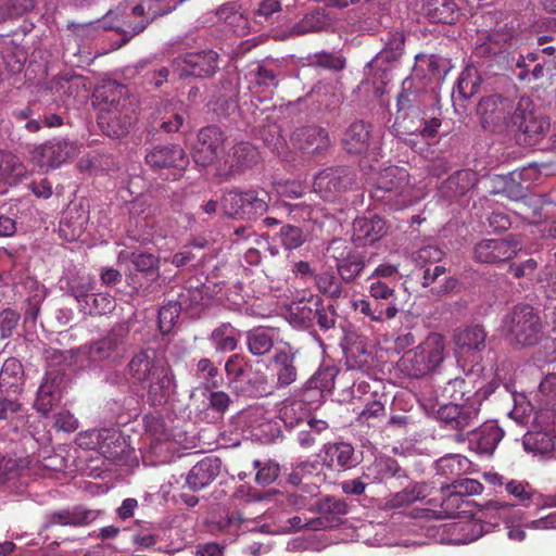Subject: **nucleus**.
<instances>
[{"mask_svg":"<svg viewBox=\"0 0 556 556\" xmlns=\"http://www.w3.org/2000/svg\"><path fill=\"white\" fill-rule=\"evenodd\" d=\"M219 70V54L212 49L189 51L172 61V71L179 78H212Z\"/></svg>","mask_w":556,"mask_h":556,"instance_id":"obj_9","label":"nucleus"},{"mask_svg":"<svg viewBox=\"0 0 556 556\" xmlns=\"http://www.w3.org/2000/svg\"><path fill=\"white\" fill-rule=\"evenodd\" d=\"M326 255L334 262L337 275L348 285L362 277L368 262L365 252L341 238L329 242Z\"/></svg>","mask_w":556,"mask_h":556,"instance_id":"obj_7","label":"nucleus"},{"mask_svg":"<svg viewBox=\"0 0 556 556\" xmlns=\"http://www.w3.org/2000/svg\"><path fill=\"white\" fill-rule=\"evenodd\" d=\"M4 66L11 74H18L23 71L27 61V52L9 36H2L0 47Z\"/></svg>","mask_w":556,"mask_h":556,"instance_id":"obj_40","label":"nucleus"},{"mask_svg":"<svg viewBox=\"0 0 556 556\" xmlns=\"http://www.w3.org/2000/svg\"><path fill=\"white\" fill-rule=\"evenodd\" d=\"M497 33L488 34L483 39H480L475 47V55L477 58H492L502 52L504 43L498 39Z\"/></svg>","mask_w":556,"mask_h":556,"instance_id":"obj_61","label":"nucleus"},{"mask_svg":"<svg viewBox=\"0 0 556 556\" xmlns=\"http://www.w3.org/2000/svg\"><path fill=\"white\" fill-rule=\"evenodd\" d=\"M217 16L220 21H224L233 33L239 35H245L248 28L247 17L233 10L232 7H223L217 11Z\"/></svg>","mask_w":556,"mask_h":556,"instance_id":"obj_59","label":"nucleus"},{"mask_svg":"<svg viewBox=\"0 0 556 556\" xmlns=\"http://www.w3.org/2000/svg\"><path fill=\"white\" fill-rule=\"evenodd\" d=\"M441 490H451L458 496L464 498L465 496L479 495L483 492L484 486L476 479L470 478H458L452 480L446 485H442Z\"/></svg>","mask_w":556,"mask_h":556,"instance_id":"obj_56","label":"nucleus"},{"mask_svg":"<svg viewBox=\"0 0 556 556\" xmlns=\"http://www.w3.org/2000/svg\"><path fill=\"white\" fill-rule=\"evenodd\" d=\"M27 175V168L15 154L0 149V185L15 187Z\"/></svg>","mask_w":556,"mask_h":556,"instance_id":"obj_32","label":"nucleus"},{"mask_svg":"<svg viewBox=\"0 0 556 556\" xmlns=\"http://www.w3.org/2000/svg\"><path fill=\"white\" fill-rule=\"evenodd\" d=\"M222 460L216 456H206L198 462L188 472L186 483L193 491L211 484L220 472Z\"/></svg>","mask_w":556,"mask_h":556,"instance_id":"obj_23","label":"nucleus"},{"mask_svg":"<svg viewBox=\"0 0 556 556\" xmlns=\"http://www.w3.org/2000/svg\"><path fill=\"white\" fill-rule=\"evenodd\" d=\"M290 140L301 152L312 155L324 154L331 143L328 130L317 125L295 128Z\"/></svg>","mask_w":556,"mask_h":556,"instance_id":"obj_17","label":"nucleus"},{"mask_svg":"<svg viewBox=\"0 0 556 556\" xmlns=\"http://www.w3.org/2000/svg\"><path fill=\"white\" fill-rule=\"evenodd\" d=\"M469 466L470 462L467 457L459 454L447 455L437 462V473L452 482L465 473Z\"/></svg>","mask_w":556,"mask_h":556,"instance_id":"obj_48","label":"nucleus"},{"mask_svg":"<svg viewBox=\"0 0 556 556\" xmlns=\"http://www.w3.org/2000/svg\"><path fill=\"white\" fill-rule=\"evenodd\" d=\"M480 409L477 405L451 402L438 409V418L453 430L464 431L476 424Z\"/></svg>","mask_w":556,"mask_h":556,"instance_id":"obj_19","label":"nucleus"},{"mask_svg":"<svg viewBox=\"0 0 556 556\" xmlns=\"http://www.w3.org/2000/svg\"><path fill=\"white\" fill-rule=\"evenodd\" d=\"M239 331L230 324L223 323L210 334V341L216 352H232L237 349Z\"/></svg>","mask_w":556,"mask_h":556,"instance_id":"obj_46","label":"nucleus"},{"mask_svg":"<svg viewBox=\"0 0 556 556\" xmlns=\"http://www.w3.org/2000/svg\"><path fill=\"white\" fill-rule=\"evenodd\" d=\"M97 515L92 510H86L80 507H75L73 509H63L59 511L51 513L49 515L48 522L45 528L48 529L50 526H86L92 522L96 519Z\"/></svg>","mask_w":556,"mask_h":556,"instance_id":"obj_39","label":"nucleus"},{"mask_svg":"<svg viewBox=\"0 0 556 556\" xmlns=\"http://www.w3.org/2000/svg\"><path fill=\"white\" fill-rule=\"evenodd\" d=\"M257 161V149L250 142L241 141L229 151L226 164L229 165V174L236 175L252 168Z\"/></svg>","mask_w":556,"mask_h":556,"instance_id":"obj_29","label":"nucleus"},{"mask_svg":"<svg viewBox=\"0 0 556 556\" xmlns=\"http://www.w3.org/2000/svg\"><path fill=\"white\" fill-rule=\"evenodd\" d=\"M281 11L279 0H261L251 11L255 23L270 22L273 15Z\"/></svg>","mask_w":556,"mask_h":556,"instance_id":"obj_64","label":"nucleus"},{"mask_svg":"<svg viewBox=\"0 0 556 556\" xmlns=\"http://www.w3.org/2000/svg\"><path fill=\"white\" fill-rule=\"evenodd\" d=\"M317 290L325 296L336 301L342 296L344 280L334 271L326 270L314 276Z\"/></svg>","mask_w":556,"mask_h":556,"instance_id":"obj_49","label":"nucleus"},{"mask_svg":"<svg viewBox=\"0 0 556 556\" xmlns=\"http://www.w3.org/2000/svg\"><path fill=\"white\" fill-rule=\"evenodd\" d=\"M253 467L256 469L255 481L260 485H269L276 481L279 476V465L273 460L260 462L254 460Z\"/></svg>","mask_w":556,"mask_h":556,"instance_id":"obj_62","label":"nucleus"},{"mask_svg":"<svg viewBox=\"0 0 556 556\" xmlns=\"http://www.w3.org/2000/svg\"><path fill=\"white\" fill-rule=\"evenodd\" d=\"M129 329L124 324L114 325L103 337L79 348L90 363H117L126 352Z\"/></svg>","mask_w":556,"mask_h":556,"instance_id":"obj_8","label":"nucleus"},{"mask_svg":"<svg viewBox=\"0 0 556 556\" xmlns=\"http://www.w3.org/2000/svg\"><path fill=\"white\" fill-rule=\"evenodd\" d=\"M521 248L522 243L518 236H509L505 239H482L473 247V258L484 264L502 263L513 258Z\"/></svg>","mask_w":556,"mask_h":556,"instance_id":"obj_13","label":"nucleus"},{"mask_svg":"<svg viewBox=\"0 0 556 556\" xmlns=\"http://www.w3.org/2000/svg\"><path fill=\"white\" fill-rule=\"evenodd\" d=\"M184 1L185 0H142V3L135 5L130 13L131 16L138 17L139 20H128L126 22L128 30H124V34H129V38L139 35L155 18L170 13Z\"/></svg>","mask_w":556,"mask_h":556,"instance_id":"obj_12","label":"nucleus"},{"mask_svg":"<svg viewBox=\"0 0 556 556\" xmlns=\"http://www.w3.org/2000/svg\"><path fill=\"white\" fill-rule=\"evenodd\" d=\"M421 10L431 23L454 24L459 15L453 0H422Z\"/></svg>","mask_w":556,"mask_h":556,"instance_id":"obj_33","label":"nucleus"},{"mask_svg":"<svg viewBox=\"0 0 556 556\" xmlns=\"http://www.w3.org/2000/svg\"><path fill=\"white\" fill-rule=\"evenodd\" d=\"M343 149L349 154L366 155L377 148L374 127L363 119L354 121L345 129L342 137Z\"/></svg>","mask_w":556,"mask_h":556,"instance_id":"obj_15","label":"nucleus"},{"mask_svg":"<svg viewBox=\"0 0 556 556\" xmlns=\"http://www.w3.org/2000/svg\"><path fill=\"white\" fill-rule=\"evenodd\" d=\"M316 511L319 517L312 520L309 528L313 530L330 528L339 521L341 516L348 513V504L343 498L326 496L316 503Z\"/></svg>","mask_w":556,"mask_h":556,"instance_id":"obj_24","label":"nucleus"},{"mask_svg":"<svg viewBox=\"0 0 556 556\" xmlns=\"http://www.w3.org/2000/svg\"><path fill=\"white\" fill-rule=\"evenodd\" d=\"M320 296L311 294L306 300H300L290 306V318L293 324L301 328H313L318 305H320Z\"/></svg>","mask_w":556,"mask_h":556,"instance_id":"obj_37","label":"nucleus"},{"mask_svg":"<svg viewBox=\"0 0 556 556\" xmlns=\"http://www.w3.org/2000/svg\"><path fill=\"white\" fill-rule=\"evenodd\" d=\"M508 97L500 93H493L483 97L477 108V113L480 118V124L484 130L500 134L501 128L505 127L506 119L505 113L508 108Z\"/></svg>","mask_w":556,"mask_h":556,"instance_id":"obj_16","label":"nucleus"},{"mask_svg":"<svg viewBox=\"0 0 556 556\" xmlns=\"http://www.w3.org/2000/svg\"><path fill=\"white\" fill-rule=\"evenodd\" d=\"M94 435L100 440L98 452L105 459L117 463L127 453L126 440L119 430L103 428L99 429V432Z\"/></svg>","mask_w":556,"mask_h":556,"instance_id":"obj_26","label":"nucleus"},{"mask_svg":"<svg viewBox=\"0 0 556 556\" xmlns=\"http://www.w3.org/2000/svg\"><path fill=\"white\" fill-rule=\"evenodd\" d=\"M269 197L267 193L260 197L253 190L239 191L229 190L222 198V208L224 213L232 218H256L262 216L268 210Z\"/></svg>","mask_w":556,"mask_h":556,"instance_id":"obj_10","label":"nucleus"},{"mask_svg":"<svg viewBox=\"0 0 556 556\" xmlns=\"http://www.w3.org/2000/svg\"><path fill=\"white\" fill-rule=\"evenodd\" d=\"M130 262L137 271L151 281H156L160 278V258L156 255L147 252H132Z\"/></svg>","mask_w":556,"mask_h":556,"instance_id":"obj_51","label":"nucleus"},{"mask_svg":"<svg viewBox=\"0 0 556 556\" xmlns=\"http://www.w3.org/2000/svg\"><path fill=\"white\" fill-rule=\"evenodd\" d=\"M24 383L22 363L15 357L5 359L0 370V390L8 393H20Z\"/></svg>","mask_w":556,"mask_h":556,"instance_id":"obj_35","label":"nucleus"},{"mask_svg":"<svg viewBox=\"0 0 556 556\" xmlns=\"http://www.w3.org/2000/svg\"><path fill=\"white\" fill-rule=\"evenodd\" d=\"M327 26V20L321 11H314L306 14L292 27V35L302 36L309 33H318Z\"/></svg>","mask_w":556,"mask_h":556,"instance_id":"obj_55","label":"nucleus"},{"mask_svg":"<svg viewBox=\"0 0 556 556\" xmlns=\"http://www.w3.org/2000/svg\"><path fill=\"white\" fill-rule=\"evenodd\" d=\"M505 492L516 501L528 507L538 495V491L526 480L508 479L504 488Z\"/></svg>","mask_w":556,"mask_h":556,"instance_id":"obj_53","label":"nucleus"},{"mask_svg":"<svg viewBox=\"0 0 556 556\" xmlns=\"http://www.w3.org/2000/svg\"><path fill=\"white\" fill-rule=\"evenodd\" d=\"M63 378L64 374L60 369L47 371L35 401V408L42 416L47 417L52 408L60 402Z\"/></svg>","mask_w":556,"mask_h":556,"instance_id":"obj_22","label":"nucleus"},{"mask_svg":"<svg viewBox=\"0 0 556 556\" xmlns=\"http://www.w3.org/2000/svg\"><path fill=\"white\" fill-rule=\"evenodd\" d=\"M370 197L395 210L413 205L419 200L414 185L410 184L409 173L399 166H389L379 172Z\"/></svg>","mask_w":556,"mask_h":556,"instance_id":"obj_4","label":"nucleus"},{"mask_svg":"<svg viewBox=\"0 0 556 556\" xmlns=\"http://www.w3.org/2000/svg\"><path fill=\"white\" fill-rule=\"evenodd\" d=\"M311 416V408L303 400H286L279 409V419L289 430L304 426Z\"/></svg>","mask_w":556,"mask_h":556,"instance_id":"obj_34","label":"nucleus"},{"mask_svg":"<svg viewBox=\"0 0 556 556\" xmlns=\"http://www.w3.org/2000/svg\"><path fill=\"white\" fill-rule=\"evenodd\" d=\"M386 233V220L377 215L359 217L353 223V240L358 244H371L381 239Z\"/></svg>","mask_w":556,"mask_h":556,"instance_id":"obj_25","label":"nucleus"},{"mask_svg":"<svg viewBox=\"0 0 556 556\" xmlns=\"http://www.w3.org/2000/svg\"><path fill=\"white\" fill-rule=\"evenodd\" d=\"M295 357L287 352H278L273 358V365L279 387H288L296 380L298 369L294 364Z\"/></svg>","mask_w":556,"mask_h":556,"instance_id":"obj_45","label":"nucleus"},{"mask_svg":"<svg viewBox=\"0 0 556 556\" xmlns=\"http://www.w3.org/2000/svg\"><path fill=\"white\" fill-rule=\"evenodd\" d=\"M78 152L77 146L62 138H53L38 146L33 151L34 157L38 160L40 167L58 168L74 157Z\"/></svg>","mask_w":556,"mask_h":556,"instance_id":"obj_14","label":"nucleus"},{"mask_svg":"<svg viewBox=\"0 0 556 556\" xmlns=\"http://www.w3.org/2000/svg\"><path fill=\"white\" fill-rule=\"evenodd\" d=\"M353 308L357 314L363 315L372 323H383L384 320L393 319L399 313L396 303L386 304L372 299L355 300Z\"/></svg>","mask_w":556,"mask_h":556,"instance_id":"obj_28","label":"nucleus"},{"mask_svg":"<svg viewBox=\"0 0 556 556\" xmlns=\"http://www.w3.org/2000/svg\"><path fill=\"white\" fill-rule=\"evenodd\" d=\"M93 104L98 108V125L109 137H124L137 119L136 105L124 85L106 83L98 87Z\"/></svg>","mask_w":556,"mask_h":556,"instance_id":"obj_2","label":"nucleus"},{"mask_svg":"<svg viewBox=\"0 0 556 556\" xmlns=\"http://www.w3.org/2000/svg\"><path fill=\"white\" fill-rule=\"evenodd\" d=\"M336 374L333 367L319 368L306 382L305 391L316 392L318 399H321L324 392H330L333 389Z\"/></svg>","mask_w":556,"mask_h":556,"instance_id":"obj_52","label":"nucleus"},{"mask_svg":"<svg viewBox=\"0 0 556 556\" xmlns=\"http://www.w3.org/2000/svg\"><path fill=\"white\" fill-rule=\"evenodd\" d=\"M477 175L470 169H460L452 174L439 188L440 194L447 199L465 195L476 184Z\"/></svg>","mask_w":556,"mask_h":556,"instance_id":"obj_30","label":"nucleus"},{"mask_svg":"<svg viewBox=\"0 0 556 556\" xmlns=\"http://www.w3.org/2000/svg\"><path fill=\"white\" fill-rule=\"evenodd\" d=\"M71 214L72 212L68 211L61 219L60 232L66 240L75 241L84 233L87 218L80 214L75 220H73Z\"/></svg>","mask_w":556,"mask_h":556,"instance_id":"obj_57","label":"nucleus"},{"mask_svg":"<svg viewBox=\"0 0 556 556\" xmlns=\"http://www.w3.org/2000/svg\"><path fill=\"white\" fill-rule=\"evenodd\" d=\"M515 510V504L505 501L491 500L482 505L481 514L485 518H498L506 520Z\"/></svg>","mask_w":556,"mask_h":556,"instance_id":"obj_60","label":"nucleus"},{"mask_svg":"<svg viewBox=\"0 0 556 556\" xmlns=\"http://www.w3.org/2000/svg\"><path fill=\"white\" fill-rule=\"evenodd\" d=\"M502 326L511 342L521 346L536 344L543 329L539 313L529 304L515 305L504 316Z\"/></svg>","mask_w":556,"mask_h":556,"instance_id":"obj_6","label":"nucleus"},{"mask_svg":"<svg viewBox=\"0 0 556 556\" xmlns=\"http://www.w3.org/2000/svg\"><path fill=\"white\" fill-rule=\"evenodd\" d=\"M505 127L500 134L513 135L516 142L523 147L539 143L549 129V121L535 112L534 103L529 97H508Z\"/></svg>","mask_w":556,"mask_h":556,"instance_id":"obj_3","label":"nucleus"},{"mask_svg":"<svg viewBox=\"0 0 556 556\" xmlns=\"http://www.w3.org/2000/svg\"><path fill=\"white\" fill-rule=\"evenodd\" d=\"M225 141L224 132L219 127L212 125L202 128L198 134V143L193 159L200 166H208L214 163L223 150Z\"/></svg>","mask_w":556,"mask_h":556,"instance_id":"obj_18","label":"nucleus"},{"mask_svg":"<svg viewBox=\"0 0 556 556\" xmlns=\"http://www.w3.org/2000/svg\"><path fill=\"white\" fill-rule=\"evenodd\" d=\"M278 237L285 250L293 251L311 241L312 231L308 229L307 224H303L301 226L286 224L280 227Z\"/></svg>","mask_w":556,"mask_h":556,"instance_id":"obj_42","label":"nucleus"},{"mask_svg":"<svg viewBox=\"0 0 556 556\" xmlns=\"http://www.w3.org/2000/svg\"><path fill=\"white\" fill-rule=\"evenodd\" d=\"M355 180L356 175L350 166H329L315 175L313 190L324 200L333 201L351 189Z\"/></svg>","mask_w":556,"mask_h":556,"instance_id":"obj_11","label":"nucleus"},{"mask_svg":"<svg viewBox=\"0 0 556 556\" xmlns=\"http://www.w3.org/2000/svg\"><path fill=\"white\" fill-rule=\"evenodd\" d=\"M114 13L112 11H109L108 14L104 16L102 24L100 25L98 22H90L85 24H71L68 25V29L72 30L73 35L76 37L84 39V38H91L100 27L103 29H116L122 36L124 43L128 42L131 38H129V34H124V30H128L126 26V22L128 20H132L131 15L127 16L126 20L123 22V27L114 24L112 22Z\"/></svg>","mask_w":556,"mask_h":556,"instance_id":"obj_36","label":"nucleus"},{"mask_svg":"<svg viewBox=\"0 0 556 556\" xmlns=\"http://www.w3.org/2000/svg\"><path fill=\"white\" fill-rule=\"evenodd\" d=\"M250 362L241 354H232L225 363V372L228 379V386L231 389L245 370L250 368Z\"/></svg>","mask_w":556,"mask_h":556,"instance_id":"obj_58","label":"nucleus"},{"mask_svg":"<svg viewBox=\"0 0 556 556\" xmlns=\"http://www.w3.org/2000/svg\"><path fill=\"white\" fill-rule=\"evenodd\" d=\"M445 338L431 332L402 358L403 370L412 378H420L438 368L445 358Z\"/></svg>","mask_w":556,"mask_h":556,"instance_id":"obj_5","label":"nucleus"},{"mask_svg":"<svg viewBox=\"0 0 556 556\" xmlns=\"http://www.w3.org/2000/svg\"><path fill=\"white\" fill-rule=\"evenodd\" d=\"M403 475L404 470L396 459L390 456H380L376 457L375 460L365 468L363 478L370 483H381L394 477L400 478Z\"/></svg>","mask_w":556,"mask_h":556,"instance_id":"obj_31","label":"nucleus"},{"mask_svg":"<svg viewBox=\"0 0 556 556\" xmlns=\"http://www.w3.org/2000/svg\"><path fill=\"white\" fill-rule=\"evenodd\" d=\"M488 332L481 325H470L458 330L454 336L456 353L459 356H472V361L480 358L486 346Z\"/></svg>","mask_w":556,"mask_h":556,"instance_id":"obj_21","label":"nucleus"},{"mask_svg":"<svg viewBox=\"0 0 556 556\" xmlns=\"http://www.w3.org/2000/svg\"><path fill=\"white\" fill-rule=\"evenodd\" d=\"M429 495V486L425 482H414L408 484L402 491L392 494L386 502V506L391 509L406 507L417 501H421Z\"/></svg>","mask_w":556,"mask_h":556,"instance_id":"obj_41","label":"nucleus"},{"mask_svg":"<svg viewBox=\"0 0 556 556\" xmlns=\"http://www.w3.org/2000/svg\"><path fill=\"white\" fill-rule=\"evenodd\" d=\"M473 390L475 384L472 377L466 375V377L450 379L442 388L441 395L454 403L462 401L463 404L469 405L470 402H473Z\"/></svg>","mask_w":556,"mask_h":556,"instance_id":"obj_38","label":"nucleus"},{"mask_svg":"<svg viewBox=\"0 0 556 556\" xmlns=\"http://www.w3.org/2000/svg\"><path fill=\"white\" fill-rule=\"evenodd\" d=\"M180 315V305L176 302H170L163 305L159 311V328L162 334H168Z\"/></svg>","mask_w":556,"mask_h":556,"instance_id":"obj_63","label":"nucleus"},{"mask_svg":"<svg viewBox=\"0 0 556 556\" xmlns=\"http://www.w3.org/2000/svg\"><path fill=\"white\" fill-rule=\"evenodd\" d=\"M326 455L331 465L343 469H350L357 463L353 446L345 442L329 444L326 448Z\"/></svg>","mask_w":556,"mask_h":556,"instance_id":"obj_50","label":"nucleus"},{"mask_svg":"<svg viewBox=\"0 0 556 556\" xmlns=\"http://www.w3.org/2000/svg\"><path fill=\"white\" fill-rule=\"evenodd\" d=\"M185 150L178 144L155 146L146 154V163L154 170L185 169L188 165Z\"/></svg>","mask_w":556,"mask_h":556,"instance_id":"obj_20","label":"nucleus"},{"mask_svg":"<svg viewBox=\"0 0 556 556\" xmlns=\"http://www.w3.org/2000/svg\"><path fill=\"white\" fill-rule=\"evenodd\" d=\"M78 302L84 303V309L90 315H105L115 309L116 301L109 293H85L76 295Z\"/></svg>","mask_w":556,"mask_h":556,"instance_id":"obj_47","label":"nucleus"},{"mask_svg":"<svg viewBox=\"0 0 556 556\" xmlns=\"http://www.w3.org/2000/svg\"><path fill=\"white\" fill-rule=\"evenodd\" d=\"M231 390L238 395L261 397L270 393L266 376L251 365Z\"/></svg>","mask_w":556,"mask_h":556,"instance_id":"obj_27","label":"nucleus"},{"mask_svg":"<svg viewBox=\"0 0 556 556\" xmlns=\"http://www.w3.org/2000/svg\"><path fill=\"white\" fill-rule=\"evenodd\" d=\"M129 384L144 392L146 402L152 407H163L177 392V380L173 367L157 357L153 349L136 352L126 365Z\"/></svg>","mask_w":556,"mask_h":556,"instance_id":"obj_1","label":"nucleus"},{"mask_svg":"<svg viewBox=\"0 0 556 556\" xmlns=\"http://www.w3.org/2000/svg\"><path fill=\"white\" fill-rule=\"evenodd\" d=\"M476 437L478 452L492 455L504 437V430L495 422H485L478 429Z\"/></svg>","mask_w":556,"mask_h":556,"instance_id":"obj_44","label":"nucleus"},{"mask_svg":"<svg viewBox=\"0 0 556 556\" xmlns=\"http://www.w3.org/2000/svg\"><path fill=\"white\" fill-rule=\"evenodd\" d=\"M481 78L475 67H466L459 75L456 91L463 99L472 98L480 88Z\"/></svg>","mask_w":556,"mask_h":556,"instance_id":"obj_54","label":"nucleus"},{"mask_svg":"<svg viewBox=\"0 0 556 556\" xmlns=\"http://www.w3.org/2000/svg\"><path fill=\"white\" fill-rule=\"evenodd\" d=\"M277 332L273 328L258 327L247 332V346L251 354L263 356L274 346Z\"/></svg>","mask_w":556,"mask_h":556,"instance_id":"obj_43","label":"nucleus"}]
</instances>
